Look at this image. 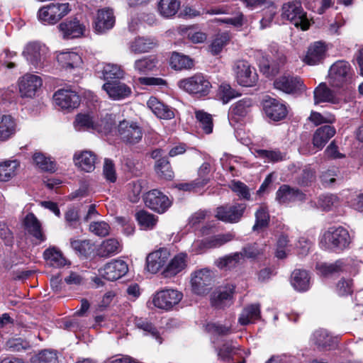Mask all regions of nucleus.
Segmentation results:
<instances>
[{"mask_svg": "<svg viewBox=\"0 0 363 363\" xmlns=\"http://www.w3.org/2000/svg\"><path fill=\"white\" fill-rule=\"evenodd\" d=\"M328 78L329 84L334 88L349 92L354 89V72L347 61L334 62L329 69Z\"/></svg>", "mask_w": 363, "mask_h": 363, "instance_id": "1", "label": "nucleus"}, {"mask_svg": "<svg viewBox=\"0 0 363 363\" xmlns=\"http://www.w3.org/2000/svg\"><path fill=\"white\" fill-rule=\"evenodd\" d=\"M22 55L35 69H43L50 65L49 49L40 42L28 43L25 46Z\"/></svg>", "mask_w": 363, "mask_h": 363, "instance_id": "2", "label": "nucleus"}, {"mask_svg": "<svg viewBox=\"0 0 363 363\" xmlns=\"http://www.w3.org/2000/svg\"><path fill=\"white\" fill-rule=\"evenodd\" d=\"M281 17L303 30H306L310 27L307 13L303 10L301 2L298 0L284 3L281 7Z\"/></svg>", "mask_w": 363, "mask_h": 363, "instance_id": "3", "label": "nucleus"}, {"mask_svg": "<svg viewBox=\"0 0 363 363\" xmlns=\"http://www.w3.org/2000/svg\"><path fill=\"white\" fill-rule=\"evenodd\" d=\"M350 242L348 231L343 227H330L323 235L320 245L325 250H343Z\"/></svg>", "mask_w": 363, "mask_h": 363, "instance_id": "4", "label": "nucleus"}, {"mask_svg": "<svg viewBox=\"0 0 363 363\" xmlns=\"http://www.w3.org/2000/svg\"><path fill=\"white\" fill-rule=\"evenodd\" d=\"M71 11L68 3H51L41 7L38 18L44 25H54L67 16Z\"/></svg>", "mask_w": 363, "mask_h": 363, "instance_id": "5", "label": "nucleus"}, {"mask_svg": "<svg viewBox=\"0 0 363 363\" xmlns=\"http://www.w3.org/2000/svg\"><path fill=\"white\" fill-rule=\"evenodd\" d=\"M178 86L186 92L199 97L207 96L212 87L208 79L202 74L181 79Z\"/></svg>", "mask_w": 363, "mask_h": 363, "instance_id": "6", "label": "nucleus"}, {"mask_svg": "<svg viewBox=\"0 0 363 363\" xmlns=\"http://www.w3.org/2000/svg\"><path fill=\"white\" fill-rule=\"evenodd\" d=\"M118 133L121 141L130 145L139 143L143 136V128L138 123L128 120L120 121Z\"/></svg>", "mask_w": 363, "mask_h": 363, "instance_id": "7", "label": "nucleus"}, {"mask_svg": "<svg viewBox=\"0 0 363 363\" xmlns=\"http://www.w3.org/2000/svg\"><path fill=\"white\" fill-rule=\"evenodd\" d=\"M238 83L243 86H253L258 80V75L254 67L247 61H238L234 67Z\"/></svg>", "mask_w": 363, "mask_h": 363, "instance_id": "8", "label": "nucleus"}, {"mask_svg": "<svg viewBox=\"0 0 363 363\" xmlns=\"http://www.w3.org/2000/svg\"><path fill=\"white\" fill-rule=\"evenodd\" d=\"M246 207L245 203H239L221 206L216 208V217L225 223H235L241 220Z\"/></svg>", "mask_w": 363, "mask_h": 363, "instance_id": "9", "label": "nucleus"}, {"mask_svg": "<svg viewBox=\"0 0 363 363\" xmlns=\"http://www.w3.org/2000/svg\"><path fill=\"white\" fill-rule=\"evenodd\" d=\"M213 274L207 269L196 271L191 276L192 291L198 294L203 295L208 293L213 284Z\"/></svg>", "mask_w": 363, "mask_h": 363, "instance_id": "10", "label": "nucleus"}, {"mask_svg": "<svg viewBox=\"0 0 363 363\" xmlns=\"http://www.w3.org/2000/svg\"><path fill=\"white\" fill-rule=\"evenodd\" d=\"M144 201L147 207L158 213H164L172 205L168 196L157 189L146 193Z\"/></svg>", "mask_w": 363, "mask_h": 363, "instance_id": "11", "label": "nucleus"}, {"mask_svg": "<svg viewBox=\"0 0 363 363\" xmlns=\"http://www.w3.org/2000/svg\"><path fill=\"white\" fill-rule=\"evenodd\" d=\"M182 296V294L177 290L164 289L156 293L152 302L155 307L169 311L179 303Z\"/></svg>", "mask_w": 363, "mask_h": 363, "instance_id": "12", "label": "nucleus"}, {"mask_svg": "<svg viewBox=\"0 0 363 363\" xmlns=\"http://www.w3.org/2000/svg\"><path fill=\"white\" fill-rule=\"evenodd\" d=\"M74 126L77 130H91L104 135L108 133L112 128L111 123L104 121H101L99 123H95L93 118L86 114L77 115L74 121Z\"/></svg>", "mask_w": 363, "mask_h": 363, "instance_id": "13", "label": "nucleus"}, {"mask_svg": "<svg viewBox=\"0 0 363 363\" xmlns=\"http://www.w3.org/2000/svg\"><path fill=\"white\" fill-rule=\"evenodd\" d=\"M276 89L289 94H298L305 90V86L300 77L292 75H283L274 82Z\"/></svg>", "mask_w": 363, "mask_h": 363, "instance_id": "14", "label": "nucleus"}, {"mask_svg": "<svg viewBox=\"0 0 363 363\" xmlns=\"http://www.w3.org/2000/svg\"><path fill=\"white\" fill-rule=\"evenodd\" d=\"M262 108L266 116L274 121H279L284 119L288 113L285 104L269 96L263 100Z\"/></svg>", "mask_w": 363, "mask_h": 363, "instance_id": "15", "label": "nucleus"}, {"mask_svg": "<svg viewBox=\"0 0 363 363\" xmlns=\"http://www.w3.org/2000/svg\"><path fill=\"white\" fill-rule=\"evenodd\" d=\"M128 271V264L123 260H114L106 264L99 269V274L108 281H115L125 274Z\"/></svg>", "mask_w": 363, "mask_h": 363, "instance_id": "16", "label": "nucleus"}, {"mask_svg": "<svg viewBox=\"0 0 363 363\" xmlns=\"http://www.w3.org/2000/svg\"><path fill=\"white\" fill-rule=\"evenodd\" d=\"M103 89L113 100H122L132 94L131 88L119 80L108 81L103 85Z\"/></svg>", "mask_w": 363, "mask_h": 363, "instance_id": "17", "label": "nucleus"}, {"mask_svg": "<svg viewBox=\"0 0 363 363\" xmlns=\"http://www.w3.org/2000/svg\"><path fill=\"white\" fill-rule=\"evenodd\" d=\"M64 38L72 39L79 38L84 35L86 26L77 18L67 19L58 26Z\"/></svg>", "mask_w": 363, "mask_h": 363, "instance_id": "18", "label": "nucleus"}, {"mask_svg": "<svg viewBox=\"0 0 363 363\" xmlns=\"http://www.w3.org/2000/svg\"><path fill=\"white\" fill-rule=\"evenodd\" d=\"M56 105L63 109H73L79 105V96L72 90L60 89L53 95Z\"/></svg>", "mask_w": 363, "mask_h": 363, "instance_id": "19", "label": "nucleus"}, {"mask_svg": "<svg viewBox=\"0 0 363 363\" xmlns=\"http://www.w3.org/2000/svg\"><path fill=\"white\" fill-rule=\"evenodd\" d=\"M42 86V79L35 74L24 75L19 82V91L22 97L32 98Z\"/></svg>", "mask_w": 363, "mask_h": 363, "instance_id": "20", "label": "nucleus"}, {"mask_svg": "<svg viewBox=\"0 0 363 363\" xmlns=\"http://www.w3.org/2000/svg\"><path fill=\"white\" fill-rule=\"evenodd\" d=\"M169 257V251L165 248L150 253L146 259L147 269L152 273H157L167 263Z\"/></svg>", "mask_w": 363, "mask_h": 363, "instance_id": "21", "label": "nucleus"}, {"mask_svg": "<svg viewBox=\"0 0 363 363\" xmlns=\"http://www.w3.org/2000/svg\"><path fill=\"white\" fill-rule=\"evenodd\" d=\"M328 50L325 43L318 41L311 44L308 48L304 62L309 65H315L323 61Z\"/></svg>", "mask_w": 363, "mask_h": 363, "instance_id": "22", "label": "nucleus"}, {"mask_svg": "<svg viewBox=\"0 0 363 363\" xmlns=\"http://www.w3.org/2000/svg\"><path fill=\"white\" fill-rule=\"evenodd\" d=\"M313 94L315 104L322 102H328L334 105H340L342 103V99L325 83L320 84L315 89Z\"/></svg>", "mask_w": 363, "mask_h": 363, "instance_id": "23", "label": "nucleus"}, {"mask_svg": "<svg viewBox=\"0 0 363 363\" xmlns=\"http://www.w3.org/2000/svg\"><path fill=\"white\" fill-rule=\"evenodd\" d=\"M76 166L86 172H91L95 169L96 155L89 150L76 152L73 157Z\"/></svg>", "mask_w": 363, "mask_h": 363, "instance_id": "24", "label": "nucleus"}, {"mask_svg": "<svg viewBox=\"0 0 363 363\" xmlns=\"http://www.w3.org/2000/svg\"><path fill=\"white\" fill-rule=\"evenodd\" d=\"M276 199L280 203H288L303 201L305 199V195L299 189L284 184L277 190Z\"/></svg>", "mask_w": 363, "mask_h": 363, "instance_id": "25", "label": "nucleus"}, {"mask_svg": "<svg viewBox=\"0 0 363 363\" xmlns=\"http://www.w3.org/2000/svg\"><path fill=\"white\" fill-rule=\"evenodd\" d=\"M187 259L188 255L185 252L176 255L163 270L162 274L164 277H174L183 271L187 266Z\"/></svg>", "mask_w": 363, "mask_h": 363, "instance_id": "26", "label": "nucleus"}, {"mask_svg": "<svg viewBox=\"0 0 363 363\" xmlns=\"http://www.w3.org/2000/svg\"><path fill=\"white\" fill-rule=\"evenodd\" d=\"M115 23L113 12L111 9H101L98 11L94 21V28L98 33H103L113 28Z\"/></svg>", "mask_w": 363, "mask_h": 363, "instance_id": "27", "label": "nucleus"}, {"mask_svg": "<svg viewBox=\"0 0 363 363\" xmlns=\"http://www.w3.org/2000/svg\"><path fill=\"white\" fill-rule=\"evenodd\" d=\"M147 104L148 108L159 118L169 120L174 117L173 108L159 101L155 97L151 96L147 101Z\"/></svg>", "mask_w": 363, "mask_h": 363, "instance_id": "28", "label": "nucleus"}, {"mask_svg": "<svg viewBox=\"0 0 363 363\" xmlns=\"http://www.w3.org/2000/svg\"><path fill=\"white\" fill-rule=\"evenodd\" d=\"M349 267L347 259H338L334 263H320L316 265L318 273L324 277L332 276L347 271Z\"/></svg>", "mask_w": 363, "mask_h": 363, "instance_id": "29", "label": "nucleus"}, {"mask_svg": "<svg viewBox=\"0 0 363 363\" xmlns=\"http://www.w3.org/2000/svg\"><path fill=\"white\" fill-rule=\"evenodd\" d=\"M335 128L329 125L318 128L313 134V146L318 150H322L328 140L335 135Z\"/></svg>", "mask_w": 363, "mask_h": 363, "instance_id": "30", "label": "nucleus"}, {"mask_svg": "<svg viewBox=\"0 0 363 363\" xmlns=\"http://www.w3.org/2000/svg\"><path fill=\"white\" fill-rule=\"evenodd\" d=\"M291 284L298 291H306L311 286V277L306 270L295 269L291 277Z\"/></svg>", "mask_w": 363, "mask_h": 363, "instance_id": "31", "label": "nucleus"}, {"mask_svg": "<svg viewBox=\"0 0 363 363\" xmlns=\"http://www.w3.org/2000/svg\"><path fill=\"white\" fill-rule=\"evenodd\" d=\"M57 60L62 67L67 71L80 67L82 63L81 56L74 52H60L57 55Z\"/></svg>", "mask_w": 363, "mask_h": 363, "instance_id": "32", "label": "nucleus"}, {"mask_svg": "<svg viewBox=\"0 0 363 363\" xmlns=\"http://www.w3.org/2000/svg\"><path fill=\"white\" fill-rule=\"evenodd\" d=\"M252 100L248 98L242 99L233 104L230 108L229 118L230 121H238L245 117L250 111Z\"/></svg>", "mask_w": 363, "mask_h": 363, "instance_id": "33", "label": "nucleus"}, {"mask_svg": "<svg viewBox=\"0 0 363 363\" xmlns=\"http://www.w3.org/2000/svg\"><path fill=\"white\" fill-rule=\"evenodd\" d=\"M120 242L115 238L106 239L101 242L97 249V255L101 257L113 256L121 251Z\"/></svg>", "mask_w": 363, "mask_h": 363, "instance_id": "34", "label": "nucleus"}, {"mask_svg": "<svg viewBox=\"0 0 363 363\" xmlns=\"http://www.w3.org/2000/svg\"><path fill=\"white\" fill-rule=\"evenodd\" d=\"M43 257L53 267H62L67 263L61 251L55 247L46 249L43 252Z\"/></svg>", "mask_w": 363, "mask_h": 363, "instance_id": "35", "label": "nucleus"}, {"mask_svg": "<svg viewBox=\"0 0 363 363\" xmlns=\"http://www.w3.org/2000/svg\"><path fill=\"white\" fill-rule=\"evenodd\" d=\"M24 225L28 233L40 241L45 240L41 230V225L33 213H28L24 219Z\"/></svg>", "mask_w": 363, "mask_h": 363, "instance_id": "36", "label": "nucleus"}, {"mask_svg": "<svg viewBox=\"0 0 363 363\" xmlns=\"http://www.w3.org/2000/svg\"><path fill=\"white\" fill-rule=\"evenodd\" d=\"M16 133V123L11 116L0 117V141H6Z\"/></svg>", "mask_w": 363, "mask_h": 363, "instance_id": "37", "label": "nucleus"}, {"mask_svg": "<svg viewBox=\"0 0 363 363\" xmlns=\"http://www.w3.org/2000/svg\"><path fill=\"white\" fill-rule=\"evenodd\" d=\"M255 155L267 162H278L286 160V153L275 150H255Z\"/></svg>", "mask_w": 363, "mask_h": 363, "instance_id": "38", "label": "nucleus"}, {"mask_svg": "<svg viewBox=\"0 0 363 363\" xmlns=\"http://www.w3.org/2000/svg\"><path fill=\"white\" fill-rule=\"evenodd\" d=\"M342 177L338 168L333 167L321 173L320 181L325 187H332L342 182Z\"/></svg>", "mask_w": 363, "mask_h": 363, "instance_id": "39", "label": "nucleus"}, {"mask_svg": "<svg viewBox=\"0 0 363 363\" xmlns=\"http://www.w3.org/2000/svg\"><path fill=\"white\" fill-rule=\"evenodd\" d=\"M255 223L252 227L253 231H258L269 225L270 216L267 207L261 205L255 213Z\"/></svg>", "mask_w": 363, "mask_h": 363, "instance_id": "40", "label": "nucleus"}, {"mask_svg": "<svg viewBox=\"0 0 363 363\" xmlns=\"http://www.w3.org/2000/svg\"><path fill=\"white\" fill-rule=\"evenodd\" d=\"M260 308L258 304H252L245 308L241 313L238 322L245 325L259 318Z\"/></svg>", "mask_w": 363, "mask_h": 363, "instance_id": "41", "label": "nucleus"}, {"mask_svg": "<svg viewBox=\"0 0 363 363\" xmlns=\"http://www.w3.org/2000/svg\"><path fill=\"white\" fill-rule=\"evenodd\" d=\"M156 45V43L150 38H138L130 43V50L134 53L149 52Z\"/></svg>", "mask_w": 363, "mask_h": 363, "instance_id": "42", "label": "nucleus"}, {"mask_svg": "<svg viewBox=\"0 0 363 363\" xmlns=\"http://www.w3.org/2000/svg\"><path fill=\"white\" fill-rule=\"evenodd\" d=\"M170 65L175 70H182L191 69L194 65V62L189 57L174 52L170 57Z\"/></svg>", "mask_w": 363, "mask_h": 363, "instance_id": "43", "label": "nucleus"}, {"mask_svg": "<svg viewBox=\"0 0 363 363\" xmlns=\"http://www.w3.org/2000/svg\"><path fill=\"white\" fill-rule=\"evenodd\" d=\"M6 350L11 352H23L31 350L30 343L22 337H12L9 339L5 345Z\"/></svg>", "mask_w": 363, "mask_h": 363, "instance_id": "44", "label": "nucleus"}, {"mask_svg": "<svg viewBox=\"0 0 363 363\" xmlns=\"http://www.w3.org/2000/svg\"><path fill=\"white\" fill-rule=\"evenodd\" d=\"M179 7L180 2L178 0H160L158 4V11L165 18L174 16Z\"/></svg>", "mask_w": 363, "mask_h": 363, "instance_id": "45", "label": "nucleus"}, {"mask_svg": "<svg viewBox=\"0 0 363 363\" xmlns=\"http://www.w3.org/2000/svg\"><path fill=\"white\" fill-rule=\"evenodd\" d=\"M195 117L199 127L206 134L213 132V123L212 116L203 110L195 111Z\"/></svg>", "mask_w": 363, "mask_h": 363, "instance_id": "46", "label": "nucleus"}, {"mask_svg": "<svg viewBox=\"0 0 363 363\" xmlns=\"http://www.w3.org/2000/svg\"><path fill=\"white\" fill-rule=\"evenodd\" d=\"M313 340L318 347L322 349L331 348L335 342L327 330L323 329L318 330L313 333Z\"/></svg>", "mask_w": 363, "mask_h": 363, "instance_id": "47", "label": "nucleus"}, {"mask_svg": "<svg viewBox=\"0 0 363 363\" xmlns=\"http://www.w3.org/2000/svg\"><path fill=\"white\" fill-rule=\"evenodd\" d=\"M235 237L233 232H228L223 234H218L208 238L205 240V245L208 247H219L225 243L230 242Z\"/></svg>", "mask_w": 363, "mask_h": 363, "instance_id": "48", "label": "nucleus"}, {"mask_svg": "<svg viewBox=\"0 0 363 363\" xmlns=\"http://www.w3.org/2000/svg\"><path fill=\"white\" fill-rule=\"evenodd\" d=\"M33 160L35 164L43 171L54 172L55 169V162L50 157H47L41 152H35Z\"/></svg>", "mask_w": 363, "mask_h": 363, "instance_id": "49", "label": "nucleus"}, {"mask_svg": "<svg viewBox=\"0 0 363 363\" xmlns=\"http://www.w3.org/2000/svg\"><path fill=\"white\" fill-rule=\"evenodd\" d=\"M135 217L139 225L144 230L152 229L157 222V218L155 216L145 211L138 212L135 214Z\"/></svg>", "mask_w": 363, "mask_h": 363, "instance_id": "50", "label": "nucleus"}, {"mask_svg": "<svg viewBox=\"0 0 363 363\" xmlns=\"http://www.w3.org/2000/svg\"><path fill=\"white\" fill-rule=\"evenodd\" d=\"M157 175L165 179H172L174 177V172L172 170L170 164L166 158L159 159L155 166Z\"/></svg>", "mask_w": 363, "mask_h": 363, "instance_id": "51", "label": "nucleus"}, {"mask_svg": "<svg viewBox=\"0 0 363 363\" xmlns=\"http://www.w3.org/2000/svg\"><path fill=\"white\" fill-rule=\"evenodd\" d=\"M232 298V292L228 291L214 292L211 296V304L218 308L228 305Z\"/></svg>", "mask_w": 363, "mask_h": 363, "instance_id": "52", "label": "nucleus"}, {"mask_svg": "<svg viewBox=\"0 0 363 363\" xmlns=\"http://www.w3.org/2000/svg\"><path fill=\"white\" fill-rule=\"evenodd\" d=\"M339 203V198L333 194L321 195L318 199V206L325 211H332Z\"/></svg>", "mask_w": 363, "mask_h": 363, "instance_id": "53", "label": "nucleus"}, {"mask_svg": "<svg viewBox=\"0 0 363 363\" xmlns=\"http://www.w3.org/2000/svg\"><path fill=\"white\" fill-rule=\"evenodd\" d=\"M103 75L106 80L119 79L124 76V72L120 66L115 64H106L103 67Z\"/></svg>", "mask_w": 363, "mask_h": 363, "instance_id": "54", "label": "nucleus"}, {"mask_svg": "<svg viewBox=\"0 0 363 363\" xmlns=\"http://www.w3.org/2000/svg\"><path fill=\"white\" fill-rule=\"evenodd\" d=\"M16 167V161L0 162V182H6L12 178L15 175Z\"/></svg>", "mask_w": 363, "mask_h": 363, "instance_id": "55", "label": "nucleus"}, {"mask_svg": "<svg viewBox=\"0 0 363 363\" xmlns=\"http://www.w3.org/2000/svg\"><path fill=\"white\" fill-rule=\"evenodd\" d=\"M134 323L138 328L150 333L153 337L158 340L160 344L162 343V339L160 337L157 330L151 323L148 322L147 319L136 317L134 320Z\"/></svg>", "mask_w": 363, "mask_h": 363, "instance_id": "56", "label": "nucleus"}, {"mask_svg": "<svg viewBox=\"0 0 363 363\" xmlns=\"http://www.w3.org/2000/svg\"><path fill=\"white\" fill-rule=\"evenodd\" d=\"M33 363H58V357L55 351L44 350L32 357Z\"/></svg>", "mask_w": 363, "mask_h": 363, "instance_id": "57", "label": "nucleus"}, {"mask_svg": "<svg viewBox=\"0 0 363 363\" xmlns=\"http://www.w3.org/2000/svg\"><path fill=\"white\" fill-rule=\"evenodd\" d=\"M239 95V93L228 84L223 83L219 86L218 96L223 104H228L230 100L238 97Z\"/></svg>", "mask_w": 363, "mask_h": 363, "instance_id": "58", "label": "nucleus"}, {"mask_svg": "<svg viewBox=\"0 0 363 363\" xmlns=\"http://www.w3.org/2000/svg\"><path fill=\"white\" fill-rule=\"evenodd\" d=\"M228 40L229 35L227 33L217 34L210 45V52L213 55H218L221 52Z\"/></svg>", "mask_w": 363, "mask_h": 363, "instance_id": "59", "label": "nucleus"}, {"mask_svg": "<svg viewBox=\"0 0 363 363\" xmlns=\"http://www.w3.org/2000/svg\"><path fill=\"white\" fill-rule=\"evenodd\" d=\"M242 258V252H235L218 259L216 261L217 266L220 268H231L235 266L237 263Z\"/></svg>", "mask_w": 363, "mask_h": 363, "instance_id": "60", "label": "nucleus"}, {"mask_svg": "<svg viewBox=\"0 0 363 363\" xmlns=\"http://www.w3.org/2000/svg\"><path fill=\"white\" fill-rule=\"evenodd\" d=\"M143 183L141 180H135L128 183V196L132 203H137L140 199V194L143 189Z\"/></svg>", "mask_w": 363, "mask_h": 363, "instance_id": "61", "label": "nucleus"}, {"mask_svg": "<svg viewBox=\"0 0 363 363\" xmlns=\"http://www.w3.org/2000/svg\"><path fill=\"white\" fill-rule=\"evenodd\" d=\"M155 67L156 61L155 58L144 57L136 60L134 63L135 69L141 74L152 71Z\"/></svg>", "mask_w": 363, "mask_h": 363, "instance_id": "62", "label": "nucleus"}, {"mask_svg": "<svg viewBox=\"0 0 363 363\" xmlns=\"http://www.w3.org/2000/svg\"><path fill=\"white\" fill-rule=\"evenodd\" d=\"M230 188L237 194V196L240 197V199L247 201L250 200L251 195L250 189L243 182L233 180L230 185Z\"/></svg>", "mask_w": 363, "mask_h": 363, "instance_id": "63", "label": "nucleus"}, {"mask_svg": "<svg viewBox=\"0 0 363 363\" xmlns=\"http://www.w3.org/2000/svg\"><path fill=\"white\" fill-rule=\"evenodd\" d=\"M216 351L219 359L223 362H229L236 353V347L230 342H225Z\"/></svg>", "mask_w": 363, "mask_h": 363, "instance_id": "64", "label": "nucleus"}]
</instances>
